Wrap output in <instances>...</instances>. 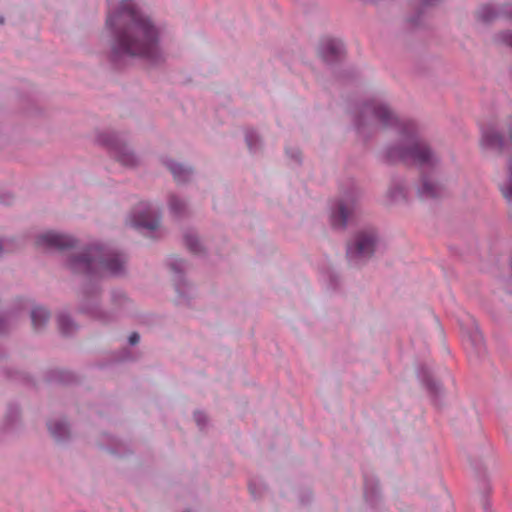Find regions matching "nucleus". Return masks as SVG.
<instances>
[{
    "mask_svg": "<svg viewBox=\"0 0 512 512\" xmlns=\"http://www.w3.org/2000/svg\"><path fill=\"white\" fill-rule=\"evenodd\" d=\"M353 211V205L350 203L340 202L337 209L332 213L331 221L334 227H345L349 216Z\"/></svg>",
    "mask_w": 512,
    "mask_h": 512,
    "instance_id": "10",
    "label": "nucleus"
},
{
    "mask_svg": "<svg viewBox=\"0 0 512 512\" xmlns=\"http://www.w3.org/2000/svg\"><path fill=\"white\" fill-rule=\"evenodd\" d=\"M167 166L172 172L174 179L178 182L186 181L191 175V170L183 167L181 164L170 162L167 163Z\"/></svg>",
    "mask_w": 512,
    "mask_h": 512,
    "instance_id": "12",
    "label": "nucleus"
},
{
    "mask_svg": "<svg viewBox=\"0 0 512 512\" xmlns=\"http://www.w3.org/2000/svg\"><path fill=\"white\" fill-rule=\"evenodd\" d=\"M366 111H372L373 114L384 126L393 125L394 123H398V119L394 116L393 112L386 106L382 104L378 105H367L365 108Z\"/></svg>",
    "mask_w": 512,
    "mask_h": 512,
    "instance_id": "9",
    "label": "nucleus"
},
{
    "mask_svg": "<svg viewBox=\"0 0 512 512\" xmlns=\"http://www.w3.org/2000/svg\"><path fill=\"white\" fill-rule=\"evenodd\" d=\"M48 428L53 437L57 439L64 438L68 434V428L64 422H50Z\"/></svg>",
    "mask_w": 512,
    "mask_h": 512,
    "instance_id": "14",
    "label": "nucleus"
},
{
    "mask_svg": "<svg viewBox=\"0 0 512 512\" xmlns=\"http://www.w3.org/2000/svg\"><path fill=\"white\" fill-rule=\"evenodd\" d=\"M475 341L477 344H481L482 343V335L478 332H475Z\"/></svg>",
    "mask_w": 512,
    "mask_h": 512,
    "instance_id": "23",
    "label": "nucleus"
},
{
    "mask_svg": "<svg viewBox=\"0 0 512 512\" xmlns=\"http://www.w3.org/2000/svg\"><path fill=\"white\" fill-rule=\"evenodd\" d=\"M139 340H140V336H139V334H138V333H136V332L132 333V334L130 335V337H129V343H130L131 345H135V344H137V343L139 342Z\"/></svg>",
    "mask_w": 512,
    "mask_h": 512,
    "instance_id": "22",
    "label": "nucleus"
},
{
    "mask_svg": "<svg viewBox=\"0 0 512 512\" xmlns=\"http://www.w3.org/2000/svg\"><path fill=\"white\" fill-rule=\"evenodd\" d=\"M74 244L72 237L64 234H59L53 231L45 232L39 235L36 239L37 247L44 249H59L63 250Z\"/></svg>",
    "mask_w": 512,
    "mask_h": 512,
    "instance_id": "7",
    "label": "nucleus"
},
{
    "mask_svg": "<svg viewBox=\"0 0 512 512\" xmlns=\"http://www.w3.org/2000/svg\"><path fill=\"white\" fill-rule=\"evenodd\" d=\"M495 42L498 45H505L512 48V33L511 32H503L495 38Z\"/></svg>",
    "mask_w": 512,
    "mask_h": 512,
    "instance_id": "18",
    "label": "nucleus"
},
{
    "mask_svg": "<svg viewBox=\"0 0 512 512\" xmlns=\"http://www.w3.org/2000/svg\"><path fill=\"white\" fill-rule=\"evenodd\" d=\"M124 263L123 255L102 246H95L81 255L72 257L69 266L76 273L104 276L121 273Z\"/></svg>",
    "mask_w": 512,
    "mask_h": 512,
    "instance_id": "2",
    "label": "nucleus"
},
{
    "mask_svg": "<svg viewBox=\"0 0 512 512\" xmlns=\"http://www.w3.org/2000/svg\"><path fill=\"white\" fill-rule=\"evenodd\" d=\"M246 141H247L249 148L252 149L254 146V143L252 142V138L250 136H247Z\"/></svg>",
    "mask_w": 512,
    "mask_h": 512,
    "instance_id": "24",
    "label": "nucleus"
},
{
    "mask_svg": "<svg viewBox=\"0 0 512 512\" xmlns=\"http://www.w3.org/2000/svg\"><path fill=\"white\" fill-rule=\"evenodd\" d=\"M187 247L193 252L198 253L200 252V245L198 243V240L191 236H186L185 238Z\"/></svg>",
    "mask_w": 512,
    "mask_h": 512,
    "instance_id": "19",
    "label": "nucleus"
},
{
    "mask_svg": "<svg viewBox=\"0 0 512 512\" xmlns=\"http://www.w3.org/2000/svg\"><path fill=\"white\" fill-rule=\"evenodd\" d=\"M115 156L117 160L125 166H133L136 162L133 153L126 148L115 151Z\"/></svg>",
    "mask_w": 512,
    "mask_h": 512,
    "instance_id": "15",
    "label": "nucleus"
},
{
    "mask_svg": "<svg viewBox=\"0 0 512 512\" xmlns=\"http://www.w3.org/2000/svg\"><path fill=\"white\" fill-rule=\"evenodd\" d=\"M501 14L512 20V5H507Z\"/></svg>",
    "mask_w": 512,
    "mask_h": 512,
    "instance_id": "21",
    "label": "nucleus"
},
{
    "mask_svg": "<svg viewBox=\"0 0 512 512\" xmlns=\"http://www.w3.org/2000/svg\"><path fill=\"white\" fill-rule=\"evenodd\" d=\"M424 4H434L436 3L438 0H421Z\"/></svg>",
    "mask_w": 512,
    "mask_h": 512,
    "instance_id": "25",
    "label": "nucleus"
},
{
    "mask_svg": "<svg viewBox=\"0 0 512 512\" xmlns=\"http://www.w3.org/2000/svg\"><path fill=\"white\" fill-rule=\"evenodd\" d=\"M106 24L115 33L112 45L114 61L122 57H144L151 60L156 57L158 31L132 0H121L108 15Z\"/></svg>",
    "mask_w": 512,
    "mask_h": 512,
    "instance_id": "1",
    "label": "nucleus"
},
{
    "mask_svg": "<svg viewBox=\"0 0 512 512\" xmlns=\"http://www.w3.org/2000/svg\"><path fill=\"white\" fill-rule=\"evenodd\" d=\"M477 17L482 22L487 23L497 18L498 15L493 11L492 7H490L489 5H484L480 7L479 10L477 11Z\"/></svg>",
    "mask_w": 512,
    "mask_h": 512,
    "instance_id": "16",
    "label": "nucleus"
},
{
    "mask_svg": "<svg viewBox=\"0 0 512 512\" xmlns=\"http://www.w3.org/2000/svg\"><path fill=\"white\" fill-rule=\"evenodd\" d=\"M169 204L171 209L176 213H181L184 209V203L176 197H172Z\"/></svg>",
    "mask_w": 512,
    "mask_h": 512,
    "instance_id": "20",
    "label": "nucleus"
},
{
    "mask_svg": "<svg viewBox=\"0 0 512 512\" xmlns=\"http://www.w3.org/2000/svg\"><path fill=\"white\" fill-rule=\"evenodd\" d=\"M401 136L405 148H391L388 151L391 161L401 160L418 165L422 169L435 166L437 158L428 145L419 138L414 123H401Z\"/></svg>",
    "mask_w": 512,
    "mask_h": 512,
    "instance_id": "3",
    "label": "nucleus"
},
{
    "mask_svg": "<svg viewBox=\"0 0 512 512\" xmlns=\"http://www.w3.org/2000/svg\"><path fill=\"white\" fill-rule=\"evenodd\" d=\"M32 325L35 329H39L48 319V312L41 307H36L31 312Z\"/></svg>",
    "mask_w": 512,
    "mask_h": 512,
    "instance_id": "13",
    "label": "nucleus"
},
{
    "mask_svg": "<svg viewBox=\"0 0 512 512\" xmlns=\"http://www.w3.org/2000/svg\"><path fill=\"white\" fill-rule=\"evenodd\" d=\"M482 145L500 151L509 150L510 157L507 167L506 179L500 183L503 197L512 205V119L501 128V132L494 129L483 130Z\"/></svg>",
    "mask_w": 512,
    "mask_h": 512,
    "instance_id": "4",
    "label": "nucleus"
},
{
    "mask_svg": "<svg viewBox=\"0 0 512 512\" xmlns=\"http://www.w3.org/2000/svg\"><path fill=\"white\" fill-rule=\"evenodd\" d=\"M130 223L135 228H143L152 231L159 227V218L152 212L148 204L141 203L131 217Z\"/></svg>",
    "mask_w": 512,
    "mask_h": 512,
    "instance_id": "6",
    "label": "nucleus"
},
{
    "mask_svg": "<svg viewBox=\"0 0 512 512\" xmlns=\"http://www.w3.org/2000/svg\"><path fill=\"white\" fill-rule=\"evenodd\" d=\"M197 422H200L199 415H196Z\"/></svg>",
    "mask_w": 512,
    "mask_h": 512,
    "instance_id": "26",
    "label": "nucleus"
},
{
    "mask_svg": "<svg viewBox=\"0 0 512 512\" xmlns=\"http://www.w3.org/2000/svg\"><path fill=\"white\" fill-rule=\"evenodd\" d=\"M58 325H59L60 331L64 335H68V334L72 333L73 330H74V324L72 323L70 318L68 316H65V315L59 316V318H58Z\"/></svg>",
    "mask_w": 512,
    "mask_h": 512,
    "instance_id": "17",
    "label": "nucleus"
},
{
    "mask_svg": "<svg viewBox=\"0 0 512 512\" xmlns=\"http://www.w3.org/2000/svg\"><path fill=\"white\" fill-rule=\"evenodd\" d=\"M320 52L325 60L333 61L343 53V44L338 40L325 39L321 43Z\"/></svg>",
    "mask_w": 512,
    "mask_h": 512,
    "instance_id": "8",
    "label": "nucleus"
},
{
    "mask_svg": "<svg viewBox=\"0 0 512 512\" xmlns=\"http://www.w3.org/2000/svg\"><path fill=\"white\" fill-rule=\"evenodd\" d=\"M419 194L422 198H436L442 195V187L430 178L423 176Z\"/></svg>",
    "mask_w": 512,
    "mask_h": 512,
    "instance_id": "11",
    "label": "nucleus"
},
{
    "mask_svg": "<svg viewBox=\"0 0 512 512\" xmlns=\"http://www.w3.org/2000/svg\"><path fill=\"white\" fill-rule=\"evenodd\" d=\"M376 236L373 231L361 232L356 236L355 242L348 245L347 255L350 258L369 257L374 252Z\"/></svg>",
    "mask_w": 512,
    "mask_h": 512,
    "instance_id": "5",
    "label": "nucleus"
}]
</instances>
